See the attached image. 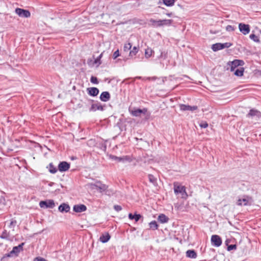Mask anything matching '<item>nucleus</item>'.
<instances>
[{
    "label": "nucleus",
    "mask_w": 261,
    "mask_h": 261,
    "mask_svg": "<svg viewBox=\"0 0 261 261\" xmlns=\"http://www.w3.org/2000/svg\"><path fill=\"white\" fill-rule=\"evenodd\" d=\"M110 236L108 233H106L105 234H102L99 238L100 241L102 243H106L110 239Z\"/></svg>",
    "instance_id": "nucleus-21"
},
{
    "label": "nucleus",
    "mask_w": 261,
    "mask_h": 261,
    "mask_svg": "<svg viewBox=\"0 0 261 261\" xmlns=\"http://www.w3.org/2000/svg\"><path fill=\"white\" fill-rule=\"evenodd\" d=\"M236 247H237V246H236V245H229L227 247V250L228 251H231L232 250L236 249Z\"/></svg>",
    "instance_id": "nucleus-41"
},
{
    "label": "nucleus",
    "mask_w": 261,
    "mask_h": 261,
    "mask_svg": "<svg viewBox=\"0 0 261 261\" xmlns=\"http://www.w3.org/2000/svg\"><path fill=\"white\" fill-rule=\"evenodd\" d=\"M1 238L2 239H7V233H6V231H4L2 233V235L1 236Z\"/></svg>",
    "instance_id": "nucleus-45"
},
{
    "label": "nucleus",
    "mask_w": 261,
    "mask_h": 261,
    "mask_svg": "<svg viewBox=\"0 0 261 261\" xmlns=\"http://www.w3.org/2000/svg\"><path fill=\"white\" fill-rule=\"evenodd\" d=\"M158 220L162 223H167L169 221V218L164 214H160L158 216Z\"/></svg>",
    "instance_id": "nucleus-22"
},
{
    "label": "nucleus",
    "mask_w": 261,
    "mask_h": 261,
    "mask_svg": "<svg viewBox=\"0 0 261 261\" xmlns=\"http://www.w3.org/2000/svg\"><path fill=\"white\" fill-rule=\"evenodd\" d=\"M244 71V68L243 67H240L235 70L234 74L237 76H242L243 75Z\"/></svg>",
    "instance_id": "nucleus-27"
},
{
    "label": "nucleus",
    "mask_w": 261,
    "mask_h": 261,
    "mask_svg": "<svg viewBox=\"0 0 261 261\" xmlns=\"http://www.w3.org/2000/svg\"><path fill=\"white\" fill-rule=\"evenodd\" d=\"M141 217L142 216L140 214H135L133 215L132 213H129L128 214L129 219L130 220L134 219L136 222L138 221Z\"/></svg>",
    "instance_id": "nucleus-24"
},
{
    "label": "nucleus",
    "mask_w": 261,
    "mask_h": 261,
    "mask_svg": "<svg viewBox=\"0 0 261 261\" xmlns=\"http://www.w3.org/2000/svg\"><path fill=\"white\" fill-rule=\"evenodd\" d=\"M138 48L136 47V46H134L133 48V49L132 50H130V53H129V56L130 57H133L134 56H135L136 55V54L138 53Z\"/></svg>",
    "instance_id": "nucleus-33"
},
{
    "label": "nucleus",
    "mask_w": 261,
    "mask_h": 261,
    "mask_svg": "<svg viewBox=\"0 0 261 261\" xmlns=\"http://www.w3.org/2000/svg\"><path fill=\"white\" fill-rule=\"evenodd\" d=\"M108 188V186L105 184L101 183L100 181H97L95 184H91L92 189H96L100 192L106 191Z\"/></svg>",
    "instance_id": "nucleus-8"
},
{
    "label": "nucleus",
    "mask_w": 261,
    "mask_h": 261,
    "mask_svg": "<svg viewBox=\"0 0 261 261\" xmlns=\"http://www.w3.org/2000/svg\"><path fill=\"white\" fill-rule=\"evenodd\" d=\"M17 222L15 220L12 219L11 220L10 224L9 225V227L10 228H14V226L16 225Z\"/></svg>",
    "instance_id": "nucleus-39"
},
{
    "label": "nucleus",
    "mask_w": 261,
    "mask_h": 261,
    "mask_svg": "<svg viewBox=\"0 0 261 261\" xmlns=\"http://www.w3.org/2000/svg\"><path fill=\"white\" fill-rule=\"evenodd\" d=\"M110 99V94L109 92H102L100 95V99L104 102L109 101Z\"/></svg>",
    "instance_id": "nucleus-17"
},
{
    "label": "nucleus",
    "mask_w": 261,
    "mask_h": 261,
    "mask_svg": "<svg viewBox=\"0 0 261 261\" xmlns=\"http://www.w3.org/2000/svg\"><path fill=\"white\" fill-rule=\"evenodd\" d=\"M129 111L132 115L133 116L139 117L142 114L145 115L147 112V109L146 108H144L143 109L134 108L132 110H129Z\"/></svg>",
    "instance_id": "nucleus-9"
},
{
    "label": "nucleus",
    "mask_w": 261,
    "mask_h": 261,
    "mask_svg": "<svg viewBox=\"0 0 261 261\" xmlns=\"http://www.w3.org/2000/svg\"><path fill=\"white\" fill-rule=\"evenodd\" d=\"M49 171L51 173L55 174L57 172V169L56 167L53 165V163H50L49 164Z\"/></svg>",
    "instance_id": "nucleus-31"
},
{
    "label": "nucleus",
    "mask_w": 261,
    "mask_h": 261,
    "mask_svg": "<svg viewBox=\"0 0 261 261\" xmlns=\"http://www.w3.org/2000/svg\"><path fill=\"white\" fill-rule=\"evenodd\" d=\"M253 203V199L250 196L244 195L240 197L237 201L238 206H250Z\"/></svg>",
    "instance_id": "nucleus-1"
},
{
    "label": "nucleus",
    "mask_w": 261,
    "mask_h": 261,
    "mask_svg": "<svg viewBox=\"0 0 261 261\" xmlns=\"http://www.w3.org/2000/svg\"><path fill=\"white\" fill-rule=\"evenodd\" d=\"M161 27L162 26H170L171 25L173 22V20L172 19H163L161 20Z\"/></svg>",
    "instance_id": "nucleus-25"
},
{
    "label": "nucleus",
    "mask_w": 261,
    "mask_h": 261,
    "mask_svg": "<svg viewBox=\"0 0 261 261\" xmlns=\"http://www.w3.org/2000/svg\"><path fill=\"white\" fill-rule=\"evenodd\" d=\"M232 44L229 42H225L224 43H217L212 45V49L213 51H216L225 48H228Z\"/></svg>",
    "instance_id": "nucleus-5"
},
{
    "label": "nucleus",
    "mask_w": 261,
    "mask_h": 261,
    "mask_svg": "<svg viewBox=\"0 0 261 261\" xmlns=\"http://www.w3.org/2000/svg\"><path fill=\"white\" fill-rule=\"evenodd\" d=\"M148 179L150 182L154 186L157 185V179L153 175L149 174L148 175Z\"/></svg>",
    "instance_id": "nucleus-26"
},
{
    "label": "nucleus",
    "mask_w": 261,
    "mask_h": 261,
    "mask_svg": "<svg viewBox=\"0 0 261 261\" xmlns=\"http://www.w3.org/2000/svg\"><path fill=\"white\" fill-rule=\"evenodd\" d=\"M247 117H255L256 120H261V112L255 109H251L247 115Z\"/></svg>",
    "instance_id": "nucleus-10"
},
{
    "label": "nucleus",
    "mask_w": 261,
    "mask_h": 261,
    "mask_svg": "<svg viewBox=\"0 0 261 261\" xmlns=\"http://www.w3.org/2000/svg\"><path fill=\"white\" fill-rule=\"evenodd\" d=\"M69 168L70 164L65 161L60 162L58 165V169L60 172L66 171Z\"/></svg>",
    "instance_id": "nucleus-13"
},
{
    "label": "nucleus",
    "mask_w": 261,
    "mask_h": 261,
    "mask_svg": "<svg viewBox=\"0 0 261 261\" xmlns=\"http://www.w3.org/2000/svg\"><path fill=\"white\" fill-rule=\"evenodd\" d=\"M87 207L84 204H77L73 206V210L76 213H82L86 211Z\"/></svg>",
    "instance_id": "nucleus-15"
},
{
    "label": "nucleus",
    "mask_w": 261,
    "mask_h": 261,
    "mask_svg": "<svg viewBox=\"0 0 261 261\" xmlns=\"http://www.w3.org/2000/svg\"><path fill=\"white\" fill-rule=\"evenodd\" d=\"M166 15H167V16H171V15H172V13H167V14H166Z\"/></svg>",
    "instance_id": "nucleus-48"
},
{
    "label": "nucleus",
    "mask_w": 261,
    "mask_h": 261,
    "mask_svg": "<svg viewBox=\"0 0 261 261\" xmlns=\"http://www.w3.org/2000/svg\"><path fill=\"white\" fill-rule=\"evenodd\" d=\"M119 56V50L117 49L114 53L113 57L114 59H115Z\"/></svg>",
    "instance_id": "nucleus-43"
},
{
    "label": "nucleus",
    "mask_w": 261,
    "mask_h": 261,
    "mask_svg": "<svg viewBox=\"0 0 261 261\" xmlns=\"http://www.w3.org/2000/svg\"><path fill=\"white\" fill-rule=\"evenodd\" d=\"M24 244V243H22L18 246L14 247L12 251L6 254V255L8 257L17 256L19 253L23 251V247Z\"/></svg>",
    "instance_id": "nucleus-3"
},
{
    "label": "nucleus",
    "mask_w": 261,
    "mask_h": 261,
    "mask_svg": "<svg viewBox=\"0 0 261 261\" xmlns=\"http://www.w3.org/2000/svg\"><path fill=\"white\" fill-rule=\"evenodd\" d=\"M149 227L152 230H156L158 228V225L155 221H152L149 223Z\"/></svg>",
    "instance_id": "nucleus-29"
},
{
    "label": "nucleus",
    "mask_w": 261,
    "mask_h": 261,
    "mask_svg": "<svg viewBox=\"0 0 261 261\" xmlns=\"http://www.w3.org/2000/svg\"><path fill=\"white\" fill-rule=\"evenodd\" d=\"M90 82L95 84H97L98 83L97 78L95 76H92L90 79Z\"/></svg>",
    "instance_id": "nucleus-36"
},
{
    "label": "nucleus",
    "mask_w": 261,
    "mask_h": 261,
    "mask_svg": "<svg viewBox=\"0 0 261 261\" xmlns=\"http://www.w3.org/2000/svg\"><path fill=\"white\" fill-rule=\"evenodd\" d=\"M235 28L233 27V26H232L231 25H228L226 27V30L227 31V32H233L235 30Z\"/></svg>",
    "instance_id": "nucleus-37"
},
{
    "label": "nucleus",
    "mask_w": 261,
    "mask_h": 261,
    "mask_svg": "<svg viewBox=\"0 0 261 261\" xmlns=\"http://www.w3.org/2000/svg\"><path fill=\"white\" fill-rule=\"evenodd\" d=\"M96 110L103 111V108L102 106L99 102L93 103L89 109L90 111H96Z\"/></svg>",
    "instance_id": "nucleus-16"
},
{
    "label": "nucleus",
    "mask_w": 261,
    "mask_h": 261,
    "mask_svg": "<svg viewBox=\"0 0 261 261\" xmlns=\"http://www.w3.org/2000/svg\"><path fill=\"white\" fill-rule=\"evenodd\" d=\"M15 13L20 17L29 18L31 16V13L29 10L17 8L15 9Z\"/></svg>",
    "instance_id": "nucleus-6"
},
{
    "label": "nucleus",
    "mask_w": 261,
    "mask_h": 261,
    "mask_svg": "<svg viewBox=\"0 0 261 261\" xmlns=\"http://www.w3.org/2000/svg\"><path fill=\"white\" fill-rule=\"evenodd\" d=\"M250 38L251 39L253 40L254 42H259V38L258 36H257L256 35H255V34H251L250 35Z\"/></svg>",
    "instance_id": "nucleus-34"
},
{
    "label": "nucleus",
    "mask_w": 261,
    "mask_h": 261,
    "mask_svg": "<svg viewBox=\"0 0 261 261\" xmlns=\"http://www.w3.org/2000/svg\"><path fill=\"white\" fill-rule=\"evenodd\" d=\"M240 31L244 35L248 34L250 32V26L249 24L240 23L239 24Z\"/></svg>",
    "instance_id": "nucleus-11"
},
{
    "label": "nucleus",
    "mask_w": 261,
    "mask_h": 261,
    "mask_svg": "<svg viewBox=\"0 0 261 261\" xmlns=\"http://www.w3.org/2000/svg\"><path fill=\"white\" fill-rule=\"evenodd\" d=\"M34 261H46L44 258L41 257H37L34 258Z\"/></svg>",
    "instance_id": "nucleus-44"
},
{
    "label": "nucleus",
    "mask_w": 261,
    "mask_h": 261,
    "mask_svg": "<svg viewBox=\"0 0 261 261\" xmlns=\"http://www.w3.org/2000/svg\"><path fill=\"white\" fill-rule=\"evenodd\" d=\"M59 211L61 212H68L70 210V206L66 203H62L59 206Z\"/></svg>",
    "instance_id": "nucleus-19"
},
{
    "label": "nucleus",
    "mask_w": 261,
    "mask_h": 261,
    "mask_svg": "<svg viewBox=\"0 0 261 261\" xmlns=\"http://www.w3.org/2000/svg\"><path fill=\"white\" fill-rule=\"evenodd\" d=\"M163 2L166 6L171 7L174 5L175 0H163Z\"/></svg>",
    "instance_id": "nucleus-30"
},
{
    "label": "nucleus",
    "mask_w": 261,
    "mask_h": 261,
    "mask_svg": "<svg viewBox=\"0 0 261 261\" xmlns=\"http://www.w3.org/2000/svg\"><path fill=\"white\" fill-rule=\"evenodd\" d=\"M39 205L41 207L53 208L55 207V204L54 201L52 199L45 201H41L39 202Z\"/></svg>",
    "instance_id": "nucleus-7"
},
{
    "label": "nucleus",
    "mask_w": 261,
    "mask_h": 261,
    "mask_svg": "<svg viewBox=\"0 0 261 261\" xmlns=\"http://www.w3.org/2000/svg\"><path fill=\"white\" fill-rule=\"evenodd\" d=\"M174 191L175 194H180L182 198H187L188 194L186 191V188L184 186L179 185H174Z\"/></svg>",
    "instance_id": "nucleus-4"
},
{
    "label": "nucleus",
    "mask_w": 261,
    "mask_h": 261,
    "mask_svg": "<svg viewBox=\"0 0 261 261\" xmlns=\"http://www.w3.org/2000/svg\"><path fill=\"white\" fill-rule=\"evenodd\" d=\"M88 93L92 96H96L99 93V90L95 87L88 88L87 89Z\"/></svg>",
    "instance_id": "nucleus-18"
},
{
    "label": "nucleus",
    "mask_w": 261,
    "mask_h": 261,
    "mask_svg": "<svg viewBox=\"0 0 261 261\" xmlns=\"http://www.w3.org/2000/svg\"><path fill=\"white\" fill-rule=\"evenodd\" d=\"M211 242L213 245L219 247L222 244V240L218 235H213L211 237Z\"/></svg>",
    "instance_id": "nucleus-12"
},
{
    "label": "nucleus",
    "mask_w": 261,
    "mask_h": 261,
    "mask_svg": "<svg viewBox=\"0 0 261 261\" xmlns=\"http://www.w3.org/2000/svg\"><path fill=\"white\" fill-rule=\"evenodd\" d=\"M153 50L150 48H147L145 50V55L146 58H148L152 55Z\"/></svg>",
    "instance_id": "nucleus-32"
},
{
    "label": "nucleus",
    "mask_w": 261,
    "mask_h": 261,
    "mask_svg": "<svg viewBox=\"0 0 261 261\" xmlns=\"http://www.w3.org/2000/svg\"><path fill=\"white\" fill-rule=\"evenodd\" d=\"M199 126L201 128H206L208 126V123L206 121H202L200 124Z\"/></svg>",
    "instance_id": "nucleus-40"
},
{
    "label": "nucleus",
    "mask_w": 261,
    "mask_h": 261,
    "mask_svg": "<svg viewBox=\"0 0 261 261\" xmlns=\"http://www.w3.org/2000/svg\"><path fill=\"white\" fill-rule=\"evenodd\" d=\"M245 63L243 60L236 59L233 61L228 62L225 67L226 70H230L231 71H233L238 66H242Z\"/></svg>",
    "instance_id": "nucleus-2"
},
{
    "label": "nucleus",
    "mask_w": 261,
    "mask_h": 261,
    "mask_svg": "<svg viewBox=\"0 0 261 261\" xmlns=\"http://www.w3.org/2000/svg\"><path fill=\"white\" fill-rule=\"evenodd\" d=\"M180 109L181 111H194L197 109L198 107L196 106H190L189 105L181 104L179 106Z\"/></svg>",
    "instance_id": "nucleus-14"
},
{
    "label": "nucleus",
    "mask_w": 261,
    "mask_h": 261,
    "mask_svg": "<svg viewBox=\"0 0 261 261\" xmlns=\"http://www.w3.org/2000/svg\"><path fill=\"white\" fill-rule=\"evenodd\" d=\"M114 209L117 212H119V211H121L122 207L119 205H115L114 206Z\"/></svg>",
    "instance_id": "nucleus-42"
},
{
    "label": "nucleus",
    "mask_w": 261,
    "mask_h": 261,
    "mask_svg": "<svg viewBox=\"0 0 261 261\" xmlns=\"http://www.w3.org/2000/svg\"><path fill=\"white\" fill-rule=\"evenodd\" d=\"M187 257L191 258H195L197 257L196 252L194 250H188L186 252Z\"/></svg>",
    "instance_id": "nucleus-23"
},
{
    "label": "nucleus",
    "mask_w": 261,
    "mask_h": 261,
    "mask_svg": "<svg viewBox=\"0 0 261 261\" xmlns=\"http://www.w3.org/2000/svg\"><path fill=\"white\" fill-rule=\"evenodd\" d=\"M132 161V159L131 157L129 155H125L121 157H118L117 162H131Z\"/></svg>",
    "instance_id": "nucleus-20"
},
{
    "label": "nucleus",
    "mask_w": 261,
    "mask_h": 261,
    "mask_svg": "<svg viewBox=\"0 0 261 261\" xmlns=\"http://www.w3.org/2000/svg\"><path fill=\"white\" fill-rule=\"evenodd\" d=\"M132 47V45L130 43H128L125 44L124 46V50L125 51H128Z\"/></svg>",
    "instance_id": "nucleus-38"
},
{
    "label": "nucleus",
    "mask_w": 261,
    "mask_h": 261,
    "mask_svg": "<svg viewBox=\"0 0 261 261\" xmlns=\"http://www.w3.org/2000/svg\"><path fill=\"white\" fill-rule=\"evenodd\" d=\"M110 158L113 160H115V161H117L118 157L116 156L115 155H110Z\"/></svg>",
    "instance_id": "nucleus-46"
},
{
    "label": "nucleus",
    "mask_w": 261,
    "mask_h": 261,
    "mask_svg": "<svg viewBox=\"0 0 261 261\" xmlns=\"http://www.w3.org/2000/svg\"><path fill=\"white\" fill-rule=\"evenodd\" d=\"M103 53H101L99 55V56L95 60L94 63L98 64V65H100L101 63V62H100V59H101V58L102 57Z\"/></svg>",
    "instance_id": "nucleus-35"
},
{
    "label": "nucleus",
    "mask_w": 261,
    "mask_h": 261,
    "mask_svg": "<svg viewBox=\"0 0 261 261\" xmlns=\"http://www.w3.org/2000/svg\"><path fill=\"white\" fill-rule=\"evenodd\" d=\"M5 201V199L4 198V197H3L2 196L0 197V204L1 203H4Z\"/></svg>",
    "instance_id": "nucleus-47"
},
{
    "label": "nucleus",
    "mask_w": 261,
    "mask_h": 261,
    "mask_svg": "<svg viewBox=\"0 0 261 261\" xmlns=\"http://www.w3.org/2000/svg\"><path fill=\"white\" fill-rule=\"evenodd\" d=\"M149 22L151 23V25L155 27H161V20H155L152 18H151L149 20Z\"/></svg>",
    "instance_id": "nucleus-28"
}]
</instances>
